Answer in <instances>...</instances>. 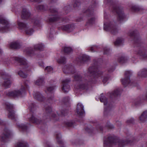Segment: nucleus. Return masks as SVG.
Segmentation results:
<instances>
[{
  "label": "nucleus",
  "instance_id": "nucleus-1",
  "mask_svg": "<svg viewBox=\"0 0 147 147\" xmlns=\"http://www.w3.org/2000/svg\"><path fill=\"white\" fill-rule=\"evenodd\" d=\"M127 142H124V141H119L118 140L116 139L115 137L112 135L108 136L107 138L104 141V144L105 146H111L113 145L118 144L119 147H121L126 144H128Z\"/></svg>",
  "mask_w": 147,
  "mask_h": 147
},
{
  "label": "nucleus",
  "instance_id": "nucleus-2",
  "mask_svg": "<svg viewBox=\"0 0 147 147\" xmlns=\"http://www.w3.org/2000/svg\"><path fill=\"white\" fill-rule=\"evenodd\" d=\"M28 89V86L26 84L24 86H22L21 90V91L19 90H15L13 91H10L7 94L8 96H13L14 97L19 96L24 92L25 90Z\"/></svg>",
  "mask_w": 147,
  "mask_h": 147
},
{
  "label": "nucleus",
  "instance_id": "nucleus-3",
  "mask_svg": "<svg viewBox=\"0 0 147 147\" xmlns=\"http://www.w3.org/2000/svg\"><path fill=\"white\" fill-rule=\"evenodd\" d=\"M0 22L1 24L5 25V26L4 28H0V31L3 32H7L9 30V26L8 22L3 16H0Z\"/></svg>",
  "mask_w": 147,
  "mask_h": 147
},
{
  "label": "nucleus",
  "instance_id": "nucleus-4",
  "mask_svg": "<svg viewBox=\"0 0 147 147\" xmlns=\"http://www.w3.org/2000/svg\"><path fill=\"white\" fill-rule=\"evenodd\" d=\"M5 105L7 108L9 109V117L11 119H14L15 116V115L13 111L12 110L13 108V105L8 102H6Z\"/></svg>",
  "mask_w": 147,
  "mask_h": 147
},
{
  "label": "nucleus",
  "instance_id": "nucleus-5",
  "mask_svg": "<svg viewBox=\"0 0 147 147\" xmlns=\"http://www.w3.org/2000/svg\"><path fill=\"white\" fill-rule=\"evenodd\" d=\"M131 75V72L129 71H126L125 73V78L121 80L122 84L125 86L127 85L130 81L129 78L130 76Z\"/></svg>",
  "mask_w": 147,
  "mask_h": 147
},
{
  "label": "nucleus",
  "instance_id": "nucleus-6",
  "mask_svg": "<svg viewBox=\"0 0 147 147\" xmlns=\"http://www.w3.org/2000/svg\"><path fill=\"white\" fill-rule=\"evenodd\" d=\"M70 79H67L63 80L62 82V90L64 93H67L69 90V86L67 83L70 81Z\"/></svg>",
  "mask_w": 147,
  "mask_h": 147
},
{
  "label": "nucleus",
  "instance_id": "nucleus-7",
  "mask_svg": "<svg viewBox=\"0 0 147 147\" xmlns=\"http://www.w3.org/2000/svg\"><path fill=\"white\" fill-rule=\"evenodd\" d=\"M10 132L7 128H5L4 130L3 133L1 137V140L2 142H5L7 138L9 137Z\"/></svg>",
  "mask_w": 147,
  "mask_h": 147
},
{
  "label": "nucleus",
  "instance_id": "nucleus-8",
  "mask_svg": "<svg viewBox=\"0 0 147 147\" xmlns=\"http://www.w3.org/2000/svg\"><path fill=\"white\" fill-rule=\"evenodd\" d=\"M113 11L116 12L117 14L119 19V20L123 19L124 17V15L121 9L119 7H115L114 8Z\"/></svg>",
  "mask_w": 147,
  "mask_h": 147
},
{
  "label": "nucleus",
  "instance_id": "nucleus-9",
  "mask_svg": "<svg viewBox=\"0 0 147 147\" xmlns=\"http://www.w3.org/2000/svg\"><path fill=\"white\" fill-rule=\"evenodd\" d=\"M76 112L80 115H82L84 114V106L80 103H79L77 105Z\"/></svg>",
  "mask_w": 147,
  "mask_h": 147
},
{
  "label": "nucleus",
  "instance_id": "nucleus-10",
  "mask_svg": "<svg viewBox=\"0 0 147 147\" xmlns=\"http://www.w3.org/2000/svg\"><path fill=\"white\" fill-rule=\"evenodd\" d=\"M30 15V13L28 10L26 9H23L21 14V17L22 19H27Z\"/></svg>",
  "mask_w": 147,
  "mask_h": 147
},
{
  "label": "nucleus",
  "instance_id": "nucleus-11",
  "mask_svg": "<svg viewBox=\"0 0 147 147\" xmlns=\"http://www.w3.org/2000/svg\"><path fill=\"white\" fill-rule=\"evenodd\" d=\"M62 29L68 32H70L72 31L74 28L73 25H67L62 26Z\"/></svg>",
  "mask_w": 147,
  "mask_h": 147
},
{
  "label": "nucleus",
  "instance_id": "nucleus-12",
  "mask_svg": "<svg viewBox=\"0 0 147 147\" xmlns=\"http://www.w3.org/2000/svg\"><path fill=\"white\" fill-rule=\"evenodd\" d=\"M31 117L29 118V121L31 122L38 124L40 123L39 119H37L35 117L34 114L31 113Z\"/></svg>",
  "mask_w": 147,
  "mask_h": 147
},
{
  "label": "nucleus",
  "instance_id": "nucleus-13",
  "mask_svg": "<svg viewBox=\"0 0 147 147\" xmlns=\"http://www.w3.org/2000/svg\"><path fill=\"white\" fill-rule=\"evenodd\" d=\"M140 120L142 122L147 120V111H144L140 117Z\"/></svg>",
  "mask_w": 147,
  "mask_h": 147
},
{
  "label": "nucleus",
  "instance_id": "nucleus-14",
  "mask_svg": "<svg viewBox=\"0 0 147 147\" xmlns=\"http://www.w3.org/2000/svg\"><path fill=\"white\" fill-rule=\"evenodd\" d=\"M34 96L35 99L39 101H42L44 99V97L39 92L35 93Z\"/></svg>",
  "mask_w": 147,
  "mask_h": 147
},
{
  "label": "nucleus",
  "instance_id": "nucleus-15",
  "mask_svg": "<svg viewBox=\"0 0 147 147\" xmlns=\"http://www.w3.org/2000/svg\"><path fill=\"white\" fill-rule=\"evenodd\" d=\"M15 59L16 61L20 63L21 65H26L27 63L26 60L23 58L16 57Z\"/></svg>",
  "mask_w": 147,
  "mask_h": 147
},
{
  "label": "nucleus",
  "instance_id": "nucleus-16",
  "mask_svg": "<svg viewBox=\"0 0 147 147\" xmlns=\"http://www.w3.org/2000/svg\"><path fill=\"white\" fill-rule=\"evenodd\" d=\"M139 76L143 77H147V69H144L139 71L138 74Z\"/></svg>",
  "mask_w": 147,
  "mask_h": 147
},
{
  "label": "nucleus",
  "instance_id": "nucleus-17",
  "mask_svg": "<svg viewBox=\"0 0 147 147\" xmlns=\"http://www.w3.org/2000/svg\"><path fill=\"white\" fill-rule=\"evenodd\" d=\"M11 48L14 49L20 48V46L19 43L17 42H13L10 44Z\"/></svg>",
  "mask_w": 147,
  "mask_h": 147
},
{
  "label": "nucleus",
  "instance_id": "nucleus-18",
  "mask_svg": "<svg viewBox=\"0 0 147 147\" xmlns=\"http://www.w3.org/2000/svg\"><path fill=\"white\" fill-rule=\"evenodd\" d=\"M24 30L26 34L27 35L30 36L34 32V30L32 28H29L27 26L24 29Z\"/></svg>",
  "mask_w": 147,
  "mask_h": 147
},
{
  "label": "nucleus",
  "instance_id": "nucleus-19",
  "mask_svg": "<svg viewBox=\"0 0 147 147\" xmlns=\"http://www.w3.org/2000/svg\"><path fill=\"white\" fill-rule=\"evenodd\" d=\"M18 28L19 29H25L27 26V25L24 23L18 21L17 22Z\"/></svg>",
  "mask_w": 147,
  "mask_h": 147
},
{
  "label": "nucleus",
  "instance_id": "nucleus-20",
  "mask_svg": "<svg viewBox=\"0 0 147 147\" xmlns=\"http://www.w3.org/2000/svg\"><path fill=\"white\" fill-rule=\"evenodd\" d=\"M16 147H28V146L25 142L22 141L18 142Z\"/></svg>",
  "mask_w": 147,
  "mask_h": 147
},
{
  "label": "nucleus",
  "instance_id": "nucleus-21",
  "mask_svg": "<svg viewBox=\"0 0 147 147\" xmlns=\"http://www.w3.org/2000/svg\"><path fill=\"white\" fill-rule=\"evenodd\" d=\"M59 18V17L56 15H52L51 17L49 19L50 22H54L57 21Z\"/></svg>",
  "mask_w": 147,
  "mask_h": 147
},
{
  "label": "nucleus",
  "instance_id": "nucleus-22",
  "mask_svg": "<svg viewBox=\"0 0 147 147\" xmlns=\"http://www.w3.org/2000/svg\"><path fill=\"white\" fill-rule=\"evenodd\" d=\"M100 100L101 102L104 103V105H106L107 103V100L106 98L103 96V94L102 93L100 94Z\"/></svg>",
  "mask_w": 147,
  "mask_h": 147
},
{
  "label": "nucleus",
  "instance_id": "nucleus-23",
  "mask_svg": "<svg viewBox=\"0 0 147 147\" xmlns=\"http://www.w3.org/2000/svg\"><path fill=\"white\" fill-rule=\"evenodd\" d=\"M123 40L121 38H117L114 42V45L115 46H118L122 44Z\"/></svg>",
  "mask_w": 147,
  "mask_h": 147
},
{
  "label": "nucleus",
  "instance_id": "nucleus-24",
  "mask_svg": "<svg viewBox=\"0 0 147 147\" xmlns=\"http://www.w3.org/2000/svg\"><path fill=\"white\" fill-rule=\"evenodd\" d=\"M62 50L65 53H69L72 51L71 48L68 47H64L62 48Z\"/></svg>",
  "mask_w": 147,
  "mask_h": 147
},
{
  "label": "nucleus",
  "instance_id": "nucleus-25",
  "mask_svg": "<svg viewBox=\"0 0 147 147\" xmlns=\"http://www.w3.org/2000/svg\"><path fill=\"white\" fill-rule=\"evenodd\" d=\"M43 79L42 78H39L35 82V84L37 85H40L44 84Z\"/></svg>",
  "mask_w": 147,
  "mask_h": 147
},
{
  "label": "nucleus",
  "instance_id": "nucleus-26",
  "mask_svg": "<svg viewBox=\"0 0 147 147\" xmlns=\"http://www.w3.org/2000/svg\"><path fill=\"white\" fill-rule=\"evenodd\" d=\"M11 84L10 81L9 80L7 79L5 80L3 85L6 88H8Z\"/></svg>",
  "mask_w": 147,
  "mask_h": 147
},
{
  "label": "nucleus",
  "instance_id": "nucleus-27",
  "mask_svg": "<svg viewBox=\"0 0 147 147\" xmlns=\"http://www.w3.org/2000/svg\"><path fill=\"white\" fill-rule=\"evenodd\" d=\"M138 54L140 55H142L144 58H146L147 57V55H146L145 54V51L143 48H142L138 52Z\"/></svg>",
  "mask_w": 147,
  "mask_h": 147
},
{
  "label": "nucleus",
  "instance_id": "nucleus-28",
  "mask_svg": "<svg viewBox=\"0 0 147 147\" xmlns=\"http://www.w3.org/2000/svg\"><path fill=\"white\" fill-rule=\"evenodd\" d=\"M88 72L92 74V75H96L98 73V72L95 71V70L93 69V67H89L88 69Z\"/></svg>",
  "mask_w": 147,
  "mask_h": 147
},
{
  "label": "nucleus",
  "instance_id": "nucleus-29",
  "mask_svg": "<svg viewBox=\"0 0 147 147\" xmlns=\"http://www.w3.org/2000/svg\"><path fill=\"white\" fill-rule=\"evenodd\" d=\"M34 48L37 50H42L44 48V46L42 44H38L35 45Z\"/></svg>",
  "mask_w": 147,
  "mask_h": 147
},
{
  "label": "nucleus",
  "instance_id": "nucleus-30",
  "mask_svg": "<svg viewBox=\"0 0 147 147\" xmlns=\"http://www.w3.org/2000/svg\"><path fill=\"white\" fill-rule=\"evenodd\" d=\"M127 59L125 57H122L119 58L118 60V61L121 63H123L126 62Z\"/></svg>",
  "mask_w": 147,
  "mask_h": 147
},
{
  "label": "nucleus",
  "instance_id": "nucleus-31",
  "mask_svg": "<svg viewBox=\"0 0 147 147\" xmlns=\"http://www.w3.org/2000/svg\"><path fill=\"white\" fill-rule=\"evenodd\" d=\"M18 125L20 129L23 131L26 130L27 129V127L26 125L24 124H19V125Z\"/></svg>",
  "mask_w": 147,
  "mask_h": 147
},
{
  "label": "nucleus",
  "instance_id": "nucleus-32",
  "mask_svg": "<svg viewBox=\"0 0 147 147\" xmlns=\"http://www.w3.org/2000/svg\"><path fill=\"white\" fill-rule=\"evenodd\" d=\"M45 70L46 71L48 72H52L53 69L51 66H48L46 67Z\"/></svg>",
  "mask_w": 147,
  "mask_h": 147
},
{
  "label": "nucleus",
  "instance_id": "nucleus-33",
  "mask_svg": "<svg viewBox=\"0 0 147 147\" xmlns=\"http://www.w3.org/2000/svg\"><path fill=\"white\" fill-rule=\"evenodd\" d=\"M66 61V59L64 57H61V58L57 60V61L59 63H64Z\"/></svg>",
  "mask_w": 147,
  "mask_h": 147
},
{
  "label": "nucleus",
  "instance_id": "nucleus-34",
  "mask_svg": "<svg viewBox=\"0 0 147 147\" xmlns=\"http://www.w3.org/2000/svg\"><path fill=\"white\" fill-rule=\"evenodd\" d=\"M18 74L20 76L23 78H26L27 77V75L21 71H19L18 73Z\"/></svg>",
  "mask_w": 147,
  "mask_h": 147
},
{
  "label": "nucleus",
  "instance_id": "nucleus-35",
  "mask_svg": "<svg viewBox=\"0 0 147 147\" xmlns=\"http://www.w3.org/2000/svg\"><path fill=\"white\" fill-rule=\"evenodd\" d=\"M36 8L38 10L44 11L45 10V7L43 5H39L36 7Z\"/></svg>",
  "mask_w": 147,
  "mask_h": 147
},
{
  "label": "nucleus",
  "instance_id": "nucleus-36",
  "mask_svg": "<svg viewBox=\"0 0 147 147\" xmlns=\"http://www.w3.org/2000/svg\"><path fill=\"white\" fill-rule=\"evenodd\" d=\"M120 93L121 91L119 90H117L114 92L113 94L115 96H118L120 94Z\"/></svg>",
  "mask_w": 147,
  "mask_h": 147
},
{
  "label": "nucleus",
  "instance_id": "nucleus-37",
  "mask_svg": "<svg viewBox=\"0 0 147 147\" xmlns=\"http://www.w3.org/2000/svg\"><path fill=\"white\" fill-rule=\"evenodd\" d=\"M55 87L50 86L47 87V90L48 91L51 92V91L54 90L55 89Z\"/></svg>",
  "mask_w": 147,
  "mask_h": 147
},
{
  "label": "nucleus",
  "instance_id": "nucleus-38",
  "mask_svg": "<svg viewBox=\"0 0 147 147\" xmlns=\"http://www.w3.org/2000/svg\"><path fill=\"white\" fill-rule=\"evenodd\" d=\"M95 19L94 18H92L90 19H89L88 21V23L90 24H92L94 22Z\"/></svg>",
  "mask_w": 147,
  "mask_h": 147
},
{
  "label": "nucleus",
  "instance_id": "nucleus-39",
  "mask_svg": "<svg viewBox=\"0 0 147 147\" xmlns=\"http://www.w3.org/2000/svg\"><path fill=\"white\" fill-rule=\"evenodd\" d=\"M81 78V77L79 75H77L74 77V79L76 81L80 80Z\"/></svg>",
  "mask_w": 147,
  "mask_h": 147
},
{
  "label": "nucleus",
  "instance_id": "nucleus-40",
  "mask_svg": "<svg viewBox=\"0 0 147 147\" xmlns=\"http://www.w3.org/2000/svg\"><path fill=\"white\" fill-rule=\"evenodd\" d=\"M50 11L52 13H57V11L56 9L55 8H51L50 9Z\"/></svg>",
  "mask_w": 147,
  "mask_h": 147
},
{
  "label": "nucleus",
  "instance_id": "nucleus-41",
  "mask_svg": "<svg viewBox=\"0 0 147 147\" xmlns=\"http://www.w3.org/2000/svg\"><path fill=\"white\" fill-rule=\"evenodd\" d=\"M109 79V78L108 77H104L102 80L103 82L104 83H106L108 80Z\"/></svg>",
  "mask_w": 147,
  "mask_h": 147
},
{
  "label": "nucleus",
  "instance_id": "nucleus-42",
  "mask_svg": "<svg viewBox=\"0 0 147 147\" xmlns=\"http://www.w3.org/2000/svg\"><path fill=\"white\" fill-rule=\"evenodd\" d=\"M51 108L49 107L46 108V111L47 113H50L51 111Z\"/></svg>",
  "mask_w": 147,
  "mask_h": 147
},
{
  "label": "nucleus",
  "instance_id": "nucleus-43",
  "mask_svg": "<svg viewBox=\"0 0 147 147\" xmlns=\"http://www.w3.org/2000/svg\"><path fill=\"white\" fill-rule=\"evenodd\" d=\"M110 29V27L109 26L107 27L105 24L104 25V29L106 30H108Z\"/></svg>",
  "mask_w": 147,
  "mask_h": 147
},
{
  "label": "nucleus",
  "instance_id": "nucleus-44",
  "mask_svg": "<svg viewBox=\"0 0 147 147\" xmlns=\"http://www.w3.org/2000/svg\"><path fill=\"white\" fill-rule=\"evenodd\" d=\"M39 65L42 67H44L45 66L44 65V63L42 61H40L38 62Z\"/></svg>",
  "mask_w": 147,
  "mask_h": 147
},
{
  "label": "nucleus",
  "instance_id": "nucleus-45",
  "mask_svg": "<svg viewBox=\"0 0 147 147\" xmlns=\"http://www.w3.org/2000/svg\"><path fill=\"white\" fill-rule=\"evenodd\" d=\"M109 51V50L107 48H105L104 49V54H107L108 52Z\"/></svg>",
  "mask_w": 147,
  "mask_h": 147
},
{
  "label": "nucleus",
  "instance_id": "nucleus-46",
  "mask_svg": "<svg viewBox=\"0 0 147 147\" xmlns=\"http://www.w3.org/2000/svg\"><path fill=\"white\" fill-rule=\"evenodd\" d=\"M79 88L84 89L86 88L85 87V85L84 84H82L79 86Z\"/></svg>",
  "mask_w": 147,
  "mask_h": 147
},
{
  "label": "nucleus",
  "instance_id": "nucleus-47",
  "mask_svg": "<svg viewBox=\"0 0 147 147\" xmlns=\"http://www.w3.org/2000/svg\"><path fill=\"white\" fill-rule=\"evenodd\" d=\"M132 9L135 11H137V10H138V8H137L136 6H133L132 8Z\"/></svg>",
  "mask_w": 147,
  "mask_h": 147
},
{
  "label": "nucleus",
  "instance_id": "nucleus-48",
  "mask_svg": "<svg viewBox=\"0 0 147 147\" xmlns=\"http://www.w3.org/2000/svg\"><path fill=\"white\" fill-rule=\"evenodd\" d=\"M134 120L133 118H131L130 119L128 120L127 121V122L128 123H133L134 121Z\"/></svg>",
  "mask_w": 147,
  "mask_h": 147
},
{
  "label": "nucleus",
  "instance_id": "nucleus-49",
  "mask_svg": "<svg viewBox=\"0 0 147 147\" xmlns=\"http://www.w3.org/2000/svg\"><path fill=\"white\" fill-rule=\"evenodd\" d=\"M56 137L57 139V141L59 142V140L60 138V135H59V134H56Z\"/></svg>",
  "mask_w": 147,
  "mask_h": 147
},
{
  "label": "nucleus",
  "instance_id": "nucleus-50",
  "mask_svg": "<svg viewBox=\"0 0 147 147\" xmlns=\"http://www.w3.org/2000/svg\"><path fill=\"white\" fill-rule=\"evenodd\" d=\"M117 29H113V30H112L111 31V32H112V33L113 34H114V32H117Z\"/></svg>",
  "mask_w": 147,
  "mask_h": 147
},
{
  "label": "nucleus",
  "instance_id": "nucleus-51",
  "mask_svg": "<svg viewBox=\"0 0 147 147\" xmlns=\"http://www.w3.org/2000/svg\"><path fill=\"white\" fill-rule=\"evenodd\" d=\"M130 36H134L135 35V33H134V31H133L132 32H131L130 33Z\"/></svg>",
  "mask_w": 147,
  "mask_h": 147
},
{
  "label": "nucleus",
  "instance_id": "nucleus-52",
  "mask_svg": "<svg viewBox=\"0 0 147 147\" xmlns=\"http://www.w3.org/2000/svg\"><path fill=\"white\" fill-rule=\"evenodd\" d=\"M32 1H37L38 2H40L42 1V0H31Z\"/></svg>",
  "mask_w": 147,
  "mask_h": 147
},
{
  "label": "nucleus",
  "instance_id": "nucleus-53",
  "mask_svg": "<svg viewBox=\"0 0 147 147\" xmlns=\"http://www.w3.org/2000/svg\"><path fill=\"white\" fill-rule=\"evenodd\" d=\"M94 47H91L90 50L92 52L94 51Z\"/></svg>",
  "mask_w": 147,
  "mask_h": 147
},
{
  "label": "nucleus",
  "instance_id": "nucleus-54",
  "mask_svg": "<svg viewBox=\"0 0 147 147\" xmlns=\"http://www.w3.org/2000/svg\"><path fill=\"white\" fill-rule=\"evenodd\" d=\"M2 123V120L0 119V124H1Z\"/></svg>",
  "mask_w": 147,
  "mask_h": 147
},
{
  "label": "nucleus",
  "instance_id": "nucleus-55",
  "mask_svg": "<svg viewBox=\"0 0 147 147\" xmlns=\"http://www.w3.org/2000/svg\"><path fill=\"white\" fill-rule=\"evenodd\" d=\"M2 53V51L0 49V53Z\"/></svg>",
  "mask_w": 147,
  "mask_h": 147
},
{
  "label": "nucleus",
  "instance_id": "nucleus-56",
  "mask_svg": "<svg viewBox=\"0 0 147 147\" xmlns=\"http://www.w3.org/2000/svg\"><path fill=\"white\" fill-rule=\"evenodd\" d=\"M2 0H0V4L1 3Z\"/></svg>",
  "mask_w": 147,
  "mask_h": 147
},
{
  "label": "nucleus",
  "instance_id": "nucleus-57",
  "mask_svg": "<svg viewBox=\"0 0 147 147\" xmlns=\"http://www.w3.org/2000/svg\"><path fill=\"white\" fill-rule=\"evenodd\" d=\"M62 114L63 115H65L64 114H63V113H62Z\"/></svg>",
  "mask_w": 147,
  "mask_h": 147
},
{
  "label": "nucleus",
  "instance_id": "nucleus-58",
  "mask_svg": "<svg viewBox=\"0 0 147 147\" xmlns=\"http://www.w3.org/2000/svg\"><path fill=\"white\" fill-rule=\"evenodd\" d=\"M52 116L54 117H55V116H53V115H52Z\"/></svg>",
  "mask_w": 147,
  "mask_h": 147
},
{
  "label": "nucleus",
  "instance_id": "nucleus-59",
  "mask_svg": "<svg viewBox=\"0 0 147 147\" xmlns=\"http://www.w3.org/2000/svg\"><path fill=\"white\" fill-rule=\"evenodd\" d=\"M80 21H81L80 20H78L77 21H78V22H80Z\"/></svg>",
  "mask_w": 147,
  "mask_h": 147
},
{
  "label": "nucleus",
  "instance_id": "nucleus-60",
  "mask_svg": "<svg viewBox=\"0 0 147 147\" xmlns=\"http://www.w3.org/2000/svg\"><path fill=\"white\" fill-rule=\"evenodd\" d=\"M76 3H75V5H74V6H75V5H76Z\"/></svg>",
  "mask_w": 147,
  "mask_h": 147
},
{
  "label": "nucleus",
  "instance_id": "nucleus-61",
  "mask_svg": "<svg viewBox=\"0 0 147 147\" xmlns=\"http://www.w3.org/2000/svg\"><path fill=\"white\" fill-rule=\"evenodd\" d=\"M92 82H93V83H94L93 82H92Z\"/></svg>",
  "mask_w": 147,
  "mask_h": 147
},
{
  "label": "nucleus",
  "instance_id": "nucleus-62",
  "mask_svg": "<svg viewBox=\"0 0 147 147\" xmlns=\"http://www.w3.org/2000/svg\"><path fill=\"white\" fill-rule=\"evenodd\" d=\"M69 125V126H71V125Z\"/></svg>",
  "mask_w": 147,
  "mask_h": 147
}]
</instances>
